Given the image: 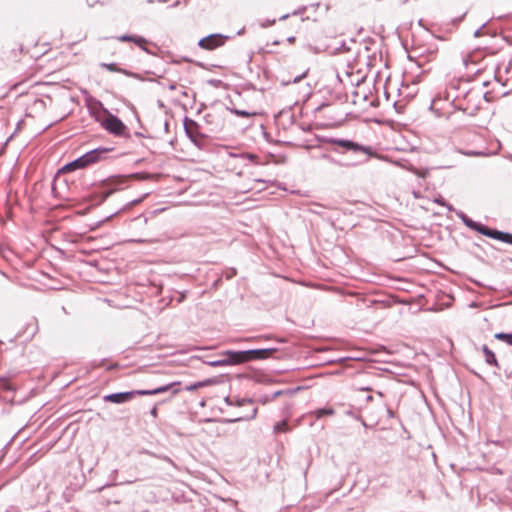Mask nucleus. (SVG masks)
Masks as SVG:
<instances>
[{"mask_svg":"<svg viewBox=\"0 0 512 512\" xmlns=\"http://www.w3.org/2000/svg\"><path fill=\"white\" fill-rule=\"evenodd\" d=\"M287 41H288L290 44H292V43H294V42H295V37H294V36L288 37V38H287Z\"/></svg>","mask_w":512,"mask_h":512,"instance_id":"26","label":"nucleus"},{"mask_svg":"<svg viewBox=\"0 0 512 512\" xmlns=\"http://www.w3.org/2000/svg\"><path fill=\"white\" fill-rule=\"evenodd\" d=\"M104 67H106L110 71H116V65L115 64H103Z\"/></svg>","mask_w":512,"mask_h":512,"instance_id":"23","label":"nucleus"},{"mask_svg":"<svg viewBox=\"0 0 512 512\" xmlns=\"http://www.w3.org/2000/svg\"><path fill=\"white\" fill-rule=\"evenodd\" d=\"M239 420H240V418H236V419H234V420H229V421H230V422H235V421H239Z\"/></svg>","mask_w":512,"mask_h":512,"instance_id":"29","label":"nucleus"},{"mask_svg":"<svg viewBox=\"0 0 512 512\" xmlns=\"http://www.w3.org/2000/svg\"><path fill=\"white\" fill-rule=\"evenodd\" d=\"M314 413H315L316 418L320 419L326 415H333L334 410L332 408H322V409H318Z\"/></svg>","mask_w":512,"mask_h":512,"instance_id":"14","label":"nucleus"},{"mask_svg":"<svg viewBox=\"0 0 512 512\" xmlns=\"http://www.w3.org/2000/svg\"><path fill=\"white\" fill-rule=\"evenodd\" d=\"M259 401L263 404L267 403V402H270V401H273L271 399V395H266V396H263L259 399Z\"/></svg>","mask_w":512,"mask_h":512,"instance_id":"22","label":"nucleus"},{"mask_svg":"<svg viewBox=\"0 0 512 512\" xmlns=\"http://www.w3.org/2000/svg\"><path fill=\"white\" fill-rule=\"evenodd\" d=\"M302 77L295 78L294 82H298Z\"/></svg>","mask_w":512,"mask_h":512,"instance_id":"31","label":"nucleus"},{"mask_svg":"<svg viewBox=\"0 0 512 512\" xmlns=\"http://www.w3.org/2000/svg\"><path fill=\"white\" fill-rule=\"evenodd\" d=\"M0 387L4 390H13V387L11 386L7 379L0 380Z\"/></svg>","mask_w":512,"mask_h":512,"instance_id":"19","label":"nucleus"},{"mask_svg":"<svg viewBox=\"0 0 512 512\" xmlns=\"http://www.w3.org/2000/svg\"><path fill=\"white\" fill-rule=\"evenodd\" d=\"M176 384L177 383H171V384L161 386V387H158V388L152 389V390H136V391H130V392H120V393L108 394V395L104 396V400L106 402L120 404V403H124V402L131 400L135 395L145 396V395H156V394L165 393Z\"/></svg>","mask_w":512,"mask_h":512,"instance_id":"1","label":"nucleus"},{"mask_svg":"<svg viewBox=\"0 0 512 512\" xmlns=\"http://www.w3.org/2000/svg\"><path fill=\"white\" fill-rule=\"evenodd\" d=\"M495 337L499 340H503L507 342L508 344L512 345V333H497Z\"/></svg>","mask_w":512,"mask_h":512,"instance_id":"16","label":"nucleus"},{"mask_svg":"<svg viewBox=\"0 0 512 512\" xmlns=\"http://www.w3.org/2000/svg\"><path fill=\"white\" fill-rule=\"evenodd\" d=\"M233 112L237 116H241V117H250V116L255 115V113H251V112H248V111H245V110H238V109H235Z\"/></svg>","mask_w":512,"mask_h":512,"instance_id":"18","label":"nucleus"},{"mask_svg":"<svg viewBox=\"0 0 512 512\" xmlns=\"http://www.w3.org/2000/svg\"><path fill=\"white\" fill-rule=\"evenodd\" d=\"M118 40L121 41V42L131 41V42H134L135 44H137L140 47H143V44H145L147 42L146 39H144L142 37L130 36V35L120 36V37H118Z\"/></svg>","mask_w":512,"mask_h":512,"instance_id":"10","label":"nucleus"},{"mask_svg":"<svg viewBox=\"0 0 512 512\" xmlns=\"http://www.w3.org/2000/svg\"><path fill=\"white\" fill-rule=\"evenodd\" d=\"M482 30H483V28H479V29H477V30L475 31V33H474V36H475V37H480V36L483 34V33H482Z\"/></svg>","mask_w":512,"mask_h":512,"instance_id":"24","label":"nucleus"},{"mask_svg":"<svg viewBox=\"0 0 512 512\" xmlns=\"http://www.w3.org/2000/svg\"><path fill=\"white\" fill-rule=\"evenodd\" d=\"M294 393L293 390H290V389H287V390H278L276 392H274L273 394H271V399L274 400L276 399L277 397L281 396V395H292Z\"/></svg>","mask_w":512,"mask_h":512,"instance_id":"17","label":"nucleus"},{"mask_svg":"<svg viewBox=\"0 0 512 512\" xmlns=\"http://www.w3.org/2000/svg\"><path fill=\"white\" fill-rule=\"evenodd\" d=\"M237 354V351H226L225 355L227 358L222 360H216L209 363L212 367H220V366H226V365H235L240 364L239 361H236L238 359V356H235Z\"/></svg>","mask_w":512,"mask_h":512,"instance_id":"8","label":"nucleus"},{"mask_svg":"<svg viewBox=\"0 0 512 512\" xmlns=\"http://www.w3.org/2000/svg\"><path fill=\"white\" fill-rule=\"evenodd\" d=\"M413 173H415L417 176L421 177V178H425L426 175H427V172L426 171H420L416 168H411L410 169Z\"/></svg>","mask_w":512,"mask_h":512,"instance_id":"20","label":"nucleus"},{"mask_svg":"<svg viewBox=\"0 0 512 512\" xmlns=\"http://www.w3.org/2000/svg\"><path fill=\"white\" fill-rule=\"evenodd\" d=\"M437 202L440 203L441 205H445L443 201L437 200Z\"/></svg>","mask_w":512,"mask_h":512,"instance_id":"30","label":"nucleus"},{"mask_svg":"<svg viewBox=\"0 0 512 512\" xmlns=\"http://www.w3.org/2000/svg\"><path fill=\"white\" fill-rule=\"evenodd\" d=\"M322 157H323V158H329V156H328V155H326V154H324Z\"/></svg>","mask_w":512,"mask_h":512,"instance_id":"33","label":"nucleus"},{"mask_svg":"<svg viewBox=\"0 0 512 512\" xmlns=\"http://www.w3.org/2000/svg\"><path fill=\"white\" fill-rule=\"evenodd\" d=\"M274 351L275 349H254L247 351H237V354H235V356H238V359L236 361L244 363L251 360L268 358L270 355H272Z\"/></svg>","mask_w":512,"mask_h":512,"instance_id":"5","label":"nucleus"},{"mask_svg":"<svg viewBox=\"0 0 512 512\" xmlns=\"http://www.w3.org/2000/svg\"><path fill=\"white\" fill-rule=\"evenodd\" d=\"M96 119L106 130L114 135L120 136L126 130L125 124L107 109H103L102 113L99 114Z\"/></svg>","mask_w":512,"mask_h":512,"instance_id":"2","label":"nucleus"},{"mask_svg":"<svg viewBox=\"0 0 512 512\" xmlns=\"http://www.w3.org/2000/svg\"><path fill=\"white\" fill-rule=\"evenodd\" d=\"M494 235L495 236L493 237V239H497V240L512 244V234L496 230Z\"/></svg>","mask_w":512,"mask_h":512,"instance_id":"13","label":"nucleus"},{"mask_svg":"<svg viewBox=\"0 0 512 512\" xmlns=\"http://www.w3.org/2000/svg\"><path fill=\"white\" fill-rule=\"evenodd\" d=\"M104 150L95 149L87 152L83 156L77 158L76 160L68 163L63 167L64 171H74L76 169H82L87 167L88 165L95 163L99 160L100 155L104 153Z\"/></svg>","mask_w":512,"mask_h":512,"instance_id":"3","label":"nucleus"},{"mask_svg":"<svg viewBox=\"0 0 512 512\" xmlns=\"http://www.w3.org/2000/svg\"><path fill=\"white\" fill-rule=\"evenodd\" d=\"M257 415V408L253 409L252 415L248 419H254Z\"/></svg>","mask_w":512,"mask_h":512,"instance_id":"25","label":"nucleus"},{"mask_svg":"<svg viewBox=\"0 0 512 512\" xmlns=\"http://www.w3.org/2000/svg\"><path fill=\"white\" fill-rule=\"evenodd\" d=\"M328 142L333 145L340 146L346 150H350L354 153H362L363 155L366 156L365 160H367V156H370L372 154L371 149L369 147L362 146L351 140L331 138L328 140Z\"/></svg>","mask_w":512,"mask_h":512,"instance_id":"4","label":"nucleus"},{"mask_svg":"<svg viewBox=\"0 0 512 512\" xmlns=\"http://www.w3.org/2000/svg\"><path fill=\"white\" fill-rule=\"evenodd\" d=\"M226 37L221 34H211L200 39L198 45L205 50H214L222 46L225 42Z\"/></svg>","mask_w":512,"mask_h":512,"instance_id":"6","label":"nucleus"},{"mask_svg":"<svg viewBox=\"0 0 512 512\" xmlns=\"http://www.w3.org/2000/svg\"><path fill=\"white\" fill-rule=\"evenodd\" d=\"M510 159L512 160V156L510 157Z\"/></svg>","mask_w":512,"mask_h":512,"instance_id":"34","label":"nucleus"},{"mask_svg":"<svg viewBox=\"0 0 512 512\" xmlns=\"http://www.w3.org/2000/svg\"><path fill=\"white\" fill-rule=\"evenodd\" d=\"M458 215H459V217L461 218V220L463 221V223H464L467 227H469V228H471V229H473V230H475V231L479 232V233H480V234H482V235H485V236H487V237H490V238H493V237L495 236V235H494V233H495V231H496V230H494V229H489L488 227H486V226H484V225H482V224H480V223H478V222L473 221L472 219H470L469 217H467V216H466L464 213H462V212H461V213H459Z\"/></svg>","mask_w":512,"mask_h":512,"instance_id":"7","label":"nucleus"},{"mask_svg":"<svg viewBox=\"0 0 512 512\" xmlns=\"http://www.w3.org/2000/svg\"><path fill=\"white\" fill-rule=\"evenodd\" d=\"M297 14H299V12H298V11H294V12H293V15H297Z\"/></svg>","mask_w":512,"mask_h":512,"instance_id":"32","label":"nucleus"},{"mask_svg":"<svg viewBox=\"0 0 512 512\" xmlns=\"http://www.w3.org/2000/svg\"><path fill=\"white\" fill-rule=\"evenodd\" d=\"M125 182L124 179H117L113 180L108 184V186H111L108 188V190L102 192L99 203L103 202L105 199H107L114 191L118 189V187Z\"/></svg>","mask_w":512,"mask_h":512,"instance_id":"9","label":"nucleus"},{"mask_svg":"<svg viewBox=\"0 0 512 512\" xmlns=\"http://www.w3.org/2000/svg\"><path fill=\"white\" fill-rule=\"evenodd\" d=\"M151 413H152V415L155 416L156 415V408H154Z\"/></svg>","mask_w":512,"mask_h":512,"instance_id":"28","label":"nucleus"},{"mask_svg":"<svg viewBox=\"0 0 512 512\" xmlns=\"http://www.w3.org/2000/svg\"><path fill=\"white\" fill-rule=\"evenodd\" d=\"M215 381L213 379H206L204 381H199V382H196V383H193V384H190V385H187L185 387V389L187 391H195L199 388H202V387H206V386H209V385H212Z\"/></svg>","mask_w":512,"mask_h":512,"instance_id":"12","label":"nucleus"},{"mask_svg":"<svg viewBox=\"0 0 512 512\" xmlns=\"http://www.w3.org/2000/svg\"><path fill=\"white\" fill-rule=\"evenodd\" d=\"M274 431L276 433L287 432L288 431L287 421L284 420V421L276 423L274 426Z\"/></svg>","mask_w":512,"mask_h":512,"instance_id":"15","label":"nucleus"},{"mask_svg":"<svg viewBox=\"0 0 512 512\" xmlns=\"http://www.w3.org/2000/svg\"><path fill=\"white\" fill-rule=\"evenodd\" d=\"M275 22H276V20H275V19H273V20L263 21V22H261V23H260V26H261L262 28H267V27H269V26L274 25V24H275Z\"/></svg>","mask_w":512,"mask_h":512,"instance_id":"21","label":"nucleus"},{"mask_svg":"<svg viewBox=\"0 0 512 512\" xmlns=\"http://www.w3.org/2000/svg\"><path fill=\"white\" fill-rule=\"evenodd\" d=\"M289 17V14H285L279 18V20H286Z\"/></svg>","mask_w":512,"mask_h":512,"instance_id":"27","label":"nucleus"},{"mask_svg":"<svg viewBox=\"0 0 512 512\" xmlns=\"http://www.w3.org/2000/svg\"><path fill=\"white\" fill-rule=\"evenodd\" d=\"M482 350L485 355L486 363L489 365L498 366V362L495 357V354L486 345L483 346Z\"/></svg>","mask_w":512,"mask_h":512,"instance_id":"11","label":"nucleus"}]
</instances>
